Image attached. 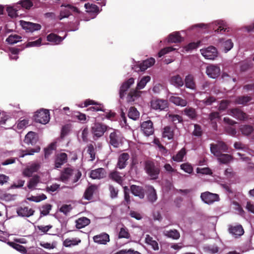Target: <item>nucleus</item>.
Segmentation results:
<instances>
[{
  "label": "nucleus",
  "mask_w": 254,
  "mask_h": 254,
  "mask_svg": "<svg viewBox=\"0 0 254 254\" xmlns=\"http://www.w3.org/2000/svg\"><path fill=\"white\" fill-rule=\"evenodd\" d=\"M186 154V149L185 148H183L176 155H174L172 157V159L176 162H181L183 161V158Z\"/></svg>",
  "instance_id": "47"
},
{
  "label": "nucleus",
  "mask_w": 254,
  "mask_h": 254,
  "mask_svg": "<svg viewBox=\"0 0 254 254\" xmlns=\"http://www.w3.org/2000/svg\"><path fill=\"white\" fill-rule=\"evenodd\" d=\"M134 82L133 78L131 77L127 80L125 81L121 85L120 89L119 94L120 98L122 99H124L125 95L127 94V91L130 87Z\"/></svg>",
  "instance_id": "13"
},
{
  "label": "nucleus",
  "mask_w": 254,
  "mask_h": 254,
  "mask_svg": "<svg viewBox=\"0 0 254 254\" xmlns=\"http://www.w3.org/2000/svg\"><path fill=\"white\" fill-rule=\"evenodd\" d=\"M130 190L132 194L140 199H143L145 196L146 190L142 186L132 185L130 187Z\"/></svg>",
  "instance_id": "16"
},
{
  "label": "nucleus",
  "mask_w": 254,
  "mask_h": 254,
  "mask_svg": "<svg viewBox=\"0 0 254 254\" xmlns=\"http://www.w3.org/2000/svg\"><path fill=\"white\" fill-rule=\"evenodd\" d=\"M252 99V98L251 96H239L236 98L235 103L236 104L246 105Z\"/></svg>",
  "instance_id": "36"
},
{
  "label": "nucleus",
  "mask_w": 254,
  "mask_h": 254,
  "mask_svg": "<svg viewBox=\"0 0 254 254\" xmlns=\"http://www.w3.org/2000/svg\"><path fill=\"white\" fill-rule=\"evenodd\" d=\"M8 244L11 247L19 252L22 253H25L26 252V248L20 244L15 243L14 242H9Z\"/></svg>",
  "instance_id": "57"
},
{
  "label": "nucleus",
  "mask_w": 254,
  "mask_h": 254,
  "mask_svg": "<svg viewBox=\"0 0 254 254\" xmlns=\"http://www.w3.org/2000/svg\"><path fill=\"white\" fill-rule=\"evenodd\" d=\"M40 164L38 163H34L27 167L23 171V175L28 177L32 176L33 173L37 172L40 168Z\"/></svg>",
  "instance_id": "27"
},
{
  "label": "nucleus",
  "mask_w": 254,
  "mask_h": 254,
  "mask_svg": "<svg viewBox=\"0 0 254 254\" xmlns=\"http://www.w3.org/2000/svg\"><path fill=\"white\" fill-rule=\"evenodd\" d=\"M109 190L110 191V196L112 198H116L118 197L119 190L112 185H109Z\"/></svg>",
  "instance_id": "54"
},
{
  "label": "nucleus",
  "mask_w": 254,
  "mask_h": 254,
  "mask_svg": "<svg viewBox=\"0 0 254 254\" xmlns=\"http://www.w3.org/2000/svg\"><path fill=\"white\" fill-rule=\"evenodd\" d=\"M74 170L70 168H66L61 173L60 180L65 182L68 181L69 178L73 174Z\"/></svg>",
  "instance_id": "32"
},
{
  "label": "nucleus",
  "mask_w": 254,
  "mask_h": 254,
  "mask_svg": "<svg viewBox=\"0 0 254 254\" xmlns=\"http://www.w3.org/2000/svg\"><path fill=\"white\" fill-rule=\"evenodd\" d=\"M151 107L154 110H163L168 108V102L162 99H155L151 102Z\"/></svg>",
  "instance_id": "17"
},
{
  "label": "nucleus",
  "mask_w": 254,
  "mask_h": 254,
  "mask_svg": "<svg viewBox=\"0 0 254 254\" xmlns=\"http://www.w3.org/2000/svg\"><path fill=\"white\" fill-rule=\"evenodd\" d=\"M105 176L106 171L102 168L92 170L90 174V177L93 179H100L103 178Z\"/></svg>",
  "instance_id": "28"
},
{
  "label": "nucleus",
  "mask_w": 254,
  "mask_h": 254,
  "mask_svg": "<svg viewBox=\"0 0 254 254\" xmlns=\"http://www.w3.org/2000/svg\"><path fill=\"white\" fill-rule=\"evenodd\" d=\"M228 113L230 115L240 121H245L249 119V116L246 113L238 108L230 109L228 111Z\"/></svg>",
  "instance_id": "9"
},
{
  "label": "nucleus",
  "mask_w": 254,
  "mask_h": 254,
  "mask_svg": "<svg viewBox=\"0 0 254 254\" xmlns=\"http://www.w3.org/2000/svg\"><path fill=\"white\" fill-rule=\"evenodd\" d=\"M40 182V177L38 175L34 176L31 178L28 182L27 187L29 189L33 190Z\"/></svg>",
  "instance_id": "40"
},
{
  "label": "nucleus",
  "mask_w": 254,
  "mask_h": 254,
  "mask_svg": "<svg viewBox=\"0 0 254 254\" xmlns=\"http://www.w3.org/2000/svg\"><path fill=\"white\" fill-rule=\"evenodd\" d=\"M147 199L149 201L153 203L156 201L157 199V193L155 190L152 186L148 187L147 189Z\"/></svg>",
  "instance_id": "33"
},
{
  "label": "nucleus",
  "mask_w": 254,
  "mask_h": 254,
  "mask_svg": "<svg viewBox=\"0 0 254 254\" xmlns=\"http://www.w3.org/2000/svg\"><path fill=\"white\" fill-rule=\"evenodd\" d=\"M174 135V130L172 127L170 126H166L164 128L163 132V137H167L168 139H172L173 138Z\"/></svg>",
  "instance_id": "39"
},
{
  "label": "nucleus",
  "mask_w": 254,
  "mask_h": 254,
  "mask_svg": "<svg viewBox=\"0 0 254 254\" xmlns=\"http://www.w3.org/2000/svg\"><path fill=\"white\" fill-rule=\"evenodd\" d=\"M231 101L230 100H223L221 101L218 107V110L220 111H225L226 109H227Z\"/></svg>",
  "instance_id": "59"
},
{
  "label": "nucleus",
  "mask_w": 254,
  "mask_h": 254,
  "mask_svg": "<svg viewBox=\"0 0 254 254\" xmlns=\"http://www.w3.org/2000/svg\"><path fill=\"white\" fill-rule=\"evenodd\" d=\"M109 144L115 148H118L123 144V137L121 134L114 130L109 135Z\"/></svg>",
  "instance_id": "5"
},
{
  "label": "nucleus",
  "mask_w": 254,
  "mask_h": 254,
  "mask_svg": "<svg viewBox=\"0 0 254 254\" xmlns=\"http://www.w3.org/2000/svg\"><path fill=\"white\" fill-rule=\"evenodd\" d=\"M140 127L141 130L146 136H149L154 132L153 124L150 120H148L142 123Z\"/></svg>",
  "instance_id": "14"
},
{
  "label": "nucleus",
  "mask_w": 254,
  "mask_h": 254,
  "mask_svg": "<svg viewBox=\"0 0 254 254\" xmlns=\"http://www.w3.org/2000/svg\"><path fill=\"white\" fill-rule=\"evenodd\" d=\"M22 37L16 34H11L6 39L9 44L13 45L21 41Z\"/></svg>",
  "instance_id": "45"
},
{
  "label": "nucleus",
  "mask_w": 254,
  "mask_h": 254,
  "mask_svg": "<svg viewBox=\"0 0 254 254\" xmlns=\"http://www.w3.org/2000/svg\"><path fill=\"white\" fill-rule=\"evenodd\" d=\"M164 233L167 237L174 240H178L180 237V233L176 229L165 231Z\"/></svg>",
  "instance_id": "41"
},
{
  "label": "nucleus",
  "mask_w": 254,
  "mask_h": 254,
  "mask_svg": "<svg viewBox=\"0 0 254 254\" xmlns=\"http://www.w3.org/2000/svg\"><path fill=\"white\" fill-rule=\"evenodd\" d=\"M35 210L27 206L20 207L17 209V213L21 217H29L34 215Z\"/></svg>",
  "instance_id": "24"
},
{
  "label": "nucleus",
  "mask_w": 254,
  "mask_h": 254,
  "mask_svg": "<svg viewBox=\"0 0 254 254\" xmlns=\"http://www.w3.org/2000/svg\"><path fill=\"white\" fill-rule=\"evenodd\" d=\"M84 7L87 10L88 12H97L99 11L98 7L94 4H90L89 3H85Z\"/></svg>",
  "instance_id": "58"
},
{
  "label": "nucleus",
  "mask_w": 254,
  "mask_h": 254,
  "mask_svg": "<svg viewBox=\"0 0 254 254\" xmlns=\"http://www.w3.org/2000/svg\"><path fill=\"white\" fill-rule=\"evenodd\" d=\"M202 134V130L201 127L198 124H195L194 125V130L192 132V135L195 136L199 137Z\"/></svg>",
  "instance_id": "60"
},
{
  "label": "nucleus",
  "mask_w": 254,
  "mask_h": 254,
  "mask_svg": "<svg viewBox=\"0 0 254 254\" xmlns=\"http://www.w3.org/2000/svg\"><path fill=\"white\" fill-rule=\"evenodd\" d=\"M217 157L218 160L222 164H227L229 163L233 158V157L228 154L221 153L218 156H215Z\"/></svg>",
  "instance_id": "42"
},
{
  "label": "nucleus",
  "mask_w": 254,
  "mask_h": 254,
  "mask_svg": "<svg viewBox=\"0 0 254 254\" xmlns=\"http://www.w3.org/2000/svg\"><path fill=\"white\" fill-rule=\"evenodd\" d=\"M34 118L36 122L46 124L50 121L49 111L46 109L40 110L35 113Z\"/></svg>",
  "instance_id": "4"
},
{
  "label": "nucleus",
  "mask_w": 254,
  "mask_h": 254,
  "mask_svg": "<svg viewBox=\"0 0 254 254\" xmlns=\"http://www.w3.org/2000/svg\"><path fill=\"white\" fill-rule=\"evenodd\" d=\"M183 40L179 32H174L169 35L168 37V42L169 43H180Z\"/></svg>",
  "instance_id": "35"
},
{
  "label": "nucleus",
  "mask_w": 254,
  "mask_h": 254,
  "mask_svg": "<svg viewBox=\"0 0 254 254\" xmlns=\"http://www.w3.org/2000/svg\"><path fill=\"white\" fill-rule=\"evenodd\" d=\"M216 101V98L213 96H209L202 100V103L205 106H210Z\"/></svg>",
  "instance_id": "56"
},
{
  "label": "nucleus",
  "mask_w": 254,
  "mask_h": 254,
  "mask_svg": "<svg viewBox=\"0 0 254 254\" xmlns=\"http://www.w3.org/2000/svg\"><path fill=\"white\" fill-rule=\"evenodd\" d=\"M229 232L235 238H238L243 235L244 230L242 225H237L236 226H230Z\"/></svg>",
  "instance_id": "25"
},
{
  "label": "nucleus",
  "mask_w": 254,
  "mask_h": 254,
  "mask_svg": "<svg viewBox=\"0 0 254 254\" xmlns=\"http://www.w3.org/2000/svg\"><path fill=\"white\" fill-rule=\"evenodd\" d=\"M98 186L95 184L90 185L85 190L83 198L87 200H91L93 194L98 191Z\"/></svg>",
  "instance_id": "12"
},
{
  "label": "nucleus",
  "mask_w": 254,
  "mask_h": 254,
  "mask_svg": "<svg viewBox=\"0 0 254 254\" xmlns=\"http://www.w3.org/2000/svg\"><path fill=\"white\" fill-rule=\"evenodd\" d=\"M130 237L128 229L126 227L121 228L119 233L118 238L119 239H129Z\"/></svg>",
  "instance_id": "51"
},
{
  "label": "nucleus",
  "mask_w": 254,
  "mask_h": 254,
  "mask_svg": "<svg viewBox=\"0 0 254 254\" xmlns=\"http://www.w3.org/2000/svg\"><path fill=\"white\" fill-rule=\"evenodd\" d=\"M93 241L98 244L106 245L110 242V236L105 232H102L99 234L95 235L93 237Z\"/></svg>",
  "instance_id": "15"
},
{
  "label": "nucleus",
  "mask_w": 254,
  "mask_h": 254,
  "mask_svg": "<svg viewBox=\"0 0 254 254\" xmlns=\"http://www.w3.org/2000/svg\"><path fill=\"white\" fill-rule=\"evenodd\" d=\"M47 198V196L44 194H42L39 196H32L28 198V199L30 201L38 202L42 200H45Z\"/></svg>",
  "instance_id": "61"
},
{
  "label": "nucleus",
  "mask_w": 254,
  "mask_h": 254,
  "mask_svg": "<svg viewBox=\"0 0 254 254\" xmlns=\"http://www.w3.org/2000/svg\"><path fill=\"white\" fill-rule=\"evenodd\" d=\"M200 197L205 203L208 204H212L216 201H218L219 199V195L217 194L208 191L201 193Z\"/></svg>",
  "instance_id": "10"
},
{
  "label": "nucleus",
  "mask_w": 254,
  "mask_h": 254,
  "mask_svg": "<svg viewBox=\"0 0 254 254\" xmlns=\"http://www.w3.org/2000/svg\"><path fill=\"white\" fill-rule=\"evenodd\" d=\"M145 243L151 246L154 250L156 251L159 250L158 243L156 241L154 240L149 235H147L146 236Z\"/></svg>",
  "instance_id": "46"
},
{
  "label": "nucleus",
  "mask_w": 254,
  "mask_h": 254,
  "mask_svg": "<svg viewBox=\"0 0 254 254\" xmlns=\"http://www.w3.org/2000/svg\"><path fill=\"white\" fill-rule=\"evenodd\" d=\"M170 82L172 85L177 88H181L184 85L183 78L179 74L172 76L170 78Z\"/></svg>",
  "instance_id": "29"
},
{
  "label": "nucleus",
  "mask_w": 254,
  "mask_h": 254,
  "mask_svg": "<svg viewBox=\"0 0 254 254\" xmlns=\"http://www.w3.org/2000/svg\"><path fill=\"white\" fill-rule=\"evenodd\" d=\"M252 67V64L250 63L243 62L240 64V70L242 72H245Z\"/></svg>",
  "instance_id": "63"
},
{
  "label": "nucleus",
  "mask_w": 254,
  "mask_h": 254,
  "mask_svg": "<svg viewBox=\"0 0 254 254\" xmlns=\"http://www.w3.org/2000/svg\"><path fill=\"white\" fill-rule=\"evenodd\" d=\"M55 149V144L54 143L50 144L48 147L44 149L45 158H48L49 156L53 153L54 150Z\"/></svg>",
  "instance_id": "52"
},
{
  "label": "nucleus",
  "mask_w": 254,
  "mask_h": 254,
  "mask_svg": "<svg viewBox=\"0 0 254 254\" xmlns=\"http://www.w3.org/2000/svg\"><path fill=\"white\" fill-rule=\"evenodd\" d=\"M169 98V101L176 106L180 107H186L187 105L188 102L186 99H183L181 97L177 96L176 93L173 94Z\"/></svg>",
  "instance_id": "20"
},
{
  "label": "nucleus",
  "mask_w": 254,
  "mask_h": 254,
  "mask_svg": "<svg viewBox=\"0 0 254 254\" xmlns=\"http://www.w3.org/2000/svg\"><path fill=\"white\" fill-rule=\"evenodd\" d=\"M64 38L65 37H62L55 33H52L47 35V40L53 43L55 45H58L63 41Z\"/></svg>",
  "instance_id": "30"
},
{
  "label": "nucleus",
  "mask_w": 254,
  "mask_h": 254,
  "mask_svg": "<svg viewBox=\"0 0 254 254\" xmlns=\"http://www.w3.org/2000/svg\"><path fill=\"white\" fill-rule=\"evenodd\" d=\"M115 254H141L140 253H139L137 251H134V250H132L131 249L127 250H120L117 253H115Z\"/></svg>",
  "instance_id": "64"
},
{
  "label": "nucleus",
  "mask_w": 254,
  "mask_h": 254,
  "mask_svg": "<svg viewBox=\"0 0 254 254\" xmlns=\"http://www.w3.org/2000/svg\"><path fill=\"white\" fill-rule=\"evenodd\" d=\"M206 73L210 78H216L220 73V67L214 65H210L206 67Z\"/></svg>",
  "instance_id": "19"
},
{
  "label": "nucleus",
  "mask_w": 254,
  "mask_h": 254,
  "mask_svg": "<svg viewBox=\"0 0 254 254\" xmlns=\"http://www.w3.org/2000/svg\"><path fill=\"white\" fill-rule=\"evenodd\" d=\"M87 152L90 155V161H93L95 159V148L93 144H88L87 146Z\"/></svg>",
  "instance_id": "48"
},
{
  "label": "nucleus",
  "mask_w": 254,
  "mask_h": 254,
  "mask_svg": "<svg viewBox=\"0 0 254 254\" xmlns=\"http://www.w3.org/2000/svg\"><path fill=\"white\" fill-rule=\"evenodd\" d=\"M185 87L187 88L195 90L196 88V82L194 76L191 74H189L186 76L184 81Z\"/></svg>",
  "instance_id": "21"
},
{
  "label": "nucleus",
  "mask_w": 254,
  "mask_h": 254,
  "mask_svg": "<svg viewBox=\"0 0 254 254\" xmlns=\"http://www.w3.org/2000/svg\"><path fill=\"white\" fill-rule=\"evenodd\" d=\"M213 29H215V26H218V28L215 30V31L217 33L221 32L222 31H225L226 28H225L226 24L223 21L217 20L214 21L212 24Z\"/></svg>",
  "instance_id": "38"
},
{
  "label": "nucleus",
  "mask_w": 254,
  "mask_h": 254,
  "mask_svg": "<svg viewBox=\"0 0 254 254\" xmlns=\"http://www.w3.org/2000/svg\"><path fill=\"white\" fill-rule=\"evenodd\" d=\"M19 3L23 7L27 9H29L33 5L31 0H22L20 1Z\"/></svg>",
  "instance_id": "62"
},
{
  "label": "nucleus",
  "mask_w": 254,
  "mask_h": 254,
  "mask_svg": "<svg viewBox=\"0 0 254 254\" xmlns=\"http://www.w3.org/2000/svg\"><path fill=\"white\" fill-rule=\"evenodd\" d=\"M110 178L119 184L122 185L123 183V177L120 175V173L117 171L111 172L109 175Z\"/></svg>",
  "instance_id": "43"
},
{
  "label": "nucleus",
  "mask_w": 254,
  "mask_h": 254,
  "mask_svg": "<svg viewBox=\"0 0 254 254\" xmlns=\"http://www.w3.org/2000/svg\"><path fill=\"white\" fill-rule=\"evenodd\" d=\"M109 127L106 125L100 123H95L91 127V133L93 134V138L94 140L102 136L107 130Z\"/></svg>",
  "instance_id": "3"
},
{
  "label": "nucleus",
  "mask_w": 254,
  "mask_h": 254,
  "mask_svg": "<svg viewBox=\"0 0 254 254\" xmlns=\"http://www.w3.org/2000/svg\"><path fill=\"white\" fill-rule=\"evenodd\" d=\"M201 55L206 59L213 60L218 56V52L214 46H209L205 49L200 50Z\"/></svg>",
  "instance_id": "8"
},
{
  "label": "nucleus",
  "mask_w": 254,
  "mask_h": 254,
  "mask_svg": "<svg viewBox=\"0 0 254 254\" xmlns=\"http://www.w3.org/2000/svg\"><path fill=\"white\" fill-rule=\"evenodd\" d=\"M168 118L174 124H177L183 121L182 117L179 115L170 114L168 115Z\"/></svg>",
  "instance_id": "49"
},
{
  "label": "nucleus",
  "mask_w": 254,
  "mask_h": 254,
  "mask_svg": "<svg viewBox=\"0 0 254 254\" xmlns=\"http://www.w3.org/2000/svg\"><path fill=\"white\" fill-rule=\"evenodd\" d=\"M20 25L23 29L26 30L27 32H33L34 31L40 30L41 26L38 23H34L30 22H27L21 20Z\"/></svg>",
  "instance_id": "11"
},
{
  "label": "nucleus",
  "mask_w": 254,
  "mask_h": 254,
  "mask_svg": "<svg viewBox=\"0 0 254 254\" xmlns=\"http://www.w3.org/2000/svg\"><path fill=\"white\" fill-rule=\"evenodd\" d=\"M221 116L218 112H213L210 113L208 116V120L209 122L218 121L220 120Z\"/></svg>",
  "instance_id": "55"
},
{
  "label": "nucleus",
  "mask_w": 254,
  "mask_h": 254,
  "mask_svg": "<svg viewBox=\"0 0 254 254\" xmlns=\"http://www.w3.org/2000/svg\"><path fill=\"white\" fill-rule=\"evenodd\" d=\"M228 146L223 141H218L217 143L210 144V151L214 156H218L222 152H227Z\"/></svg>",
  "instance_id": "6"
},
{
  "label": "nucleus",
  "mask_w": 254,
  "mask_h": 254,
  "mask_svg": "<svg viewBox=\"0 0 254 254\" xmlns=\"http://www.w3.org/2000/svg\"><path fill=\"white\" fill-rule=\"evenodd\" d=\"M128 117L133 120H137L139 117V113L134 107H131L128 112Z\"/></svg>",
  "instance_id": "44"
},
{
  "label": "nucleus",
  "mask_w": 254,
  "mask_h": 254,
  "mask_svg": "<svg viewBox=\"0 0 254 254\" xmlns=\"http://www.w3.org/2000/svg\"><path fill=\"white\" fill-rule=\"evenodd\" d=\"M67 161V155L65 153H61L56 156L55 166L56 168H60Z\"/></svg>",
  "instance_id": "26"
},
{
  "label": "nucleus",
  "mask_w": 254,
  "mask_h": 254,
  "mask_svg": "<svg viewBox=\"0 0 254 254\" xmlns=\"http://www.w3.org/2000/svg\"><path fill=\"white\" fill-rule=\"evenodd\" d=\"M41 148L39 146H36L34 148H30L29 149H27L25 150H22V154L20 155V157H24L26 155H34L35 153H38L40 151Z\"/></svg>",
  "instance_id": "37"
},
{
  "label": "nucleus",
  "mask_w": 254,
  "mask_h": 254,
  "mask_svg": "<svg viewBox=\"0 0 254 254\" xmlns=\"http://www.w3.org/2000/svg\"><path fill=\"white\" fill-rule=\"evenodd\" d=\"M61 7H64V8H62L61 10L60 14L59 16V19L60 20L68 17L71 14L72 12L77 13L80 12L79 10L76 7L73 6L70 4H67L66 5L62 4Z\"/></svg>",
  "instance_id": "7"
},
{
  "label": "nucleus",
  "mask_w": 254,
  "mask_h": 254,
  "mask_svg": "<svg viewBox=\"0 0 254 254\" xmlns=\"http://www.w3.org/2000/svg\"><path fill=\"white\" fill-rule=\"evenodd\" d=\"M184 115L189 117L190 120H195L197 117L196 110L192 107H187L183 110Z\"/></svg>",
  "instance_id": "31"
},
{
  "label": "nucleus",
  "mask_w": 254,
  "mask_h": 254,
  "mask_svg": "<svg viewBox=\"0 0 254 254\" xmlns=\"http://www.w3.org/2000/svg\"><path fill=\"white\" fill-rule=\"evenodd\" d=\"M150 80V77L146 76L143 77L137 83L136 89H132L130 90L127 97V102H132L140 96L141 91H138L139 89H143L146 83Z\"/></svg>",
  "instance_id": "1"
},
{
  "label": "nucleus",
  "mask_w": 254,
  "mask_h": 254,
  "mask_svg": "<svg viewBox=\"0 0 254 254\" xmlns=\"http://www.w3.org/2000/svg\"><path fill=\"white\" fill-rule=\"evenodd\" d=\"M75 223L76 228L81 229L88 225L90 223V220L87 217H82L77 219Z\"/></svg>",
  "instance_id": "34"
},
{
  "label": "nucleus",
  "mask_w": 254,
  "mask_h": 254,
  "mask_svg": "<svg viewBox=\"0 0 254 254\" xmlns=\"http://www.w3.org/2000/svg\"><path fill=\"white\" fill-rule=\"evenodd\" d=\"M144 169L151 179H158L160 170L159 167L154 162L151 160H146L144 163Z\"/></svg>",
  "instance_id": "2"
},
{
  "label": "nucleus",
  "mask_w": 254,
  "mask_h": 254,
  "mask_svg": "<svg viewBox=\"0 0 254 254\" xmlns=\"http://www.w3.org/2000/svg\"><path fill=\"white\" fill-rule=\"evenodd\" d=\"M52 205L50 204H45L42 206L40 209V214L43 216H46L49 214L51 210Z\"/></svg>",
  "instance_id": "53"
},
{
  "label": "nucleus",
  "mask_w": 254,
  "mask_h": 254,
  "mask_svg": "<svg viewBox=\"0 0 254 254\" xmlns=\"http://www.w3.org/2000/svg\"><path fill=\"white\" fill-rule=\"evenodd\" d=\"M129 155L127 153H123L118 157L117 167L120 169L125 168L127 165Z\"/></svg>",
  "instance_id": "22"
},
{
  "label": "nucleus",
  "mask_w": 254,
  "mask_h": 254,
  "mask_svg": "<svg viewBox=\"0 0 254 254\" xmlns=\"http://www.w3.org/2000/svg\"><path fill=\"white\" fill-rule=\"evenodd\" d=\"M155 60L153 58L144 60L135 67V70L137 72L144 71L148 67L152 66L155 64Z\"/></svg>",
  "instance_id": "18"
},
{
  "label": "nucleus",
  "mask_w": 254,
  "mask_h": 254,
  "mask_svg": "<svg viewBox=\"0 0 254 254\" xmlns=\"http://www.w3.org/2000/svg\"><path fill=\"white\" fill-rule=\"evenodd\" d=\"M38 141V136L35 132L29 131L25 136L24 142L28 144L34 145Z\"/></svg>",
  "instance_id": "23"
},
{
  "label": "nucleus",
  "mask_w": 254,
  "mask_h": 254,
  "mask_svg": "<svg viewBox=\"0 0 254 254\" xmlns=\"http://www.w3.org/2000/svg\"><path fill=\"white\" fill-rule=\"evenodd\" d=\"M240 130L243 134L249 135L253 132L254 128L251 125H243L241 127Z\"/></svg>",
  "instance_id": "50"
}]
</instances>
